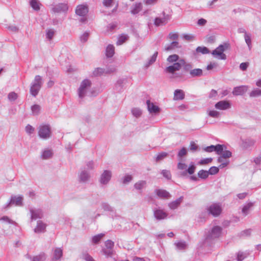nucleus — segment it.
Masks as SVG:
<instances>
[{"label":"nucleus","instance_id":"obj_1","mask_svg":"<svg viewBox=\"0 0 261 261\" xmlns=\"http://www.w3.org/2000/svg\"><path fill=\"white\" fill-rule=\"evenodd\" d=\"M43 84L42 78L40 75H37L35 76L34 80L31 84L30 92L34 97H36L40 90Z\"/></svg>","mask_w":261,"mask_h":261},{"label":"nucleus","instance_id":"obj_2","mask_svg":"<svg viewBox=\"0 0 261 261\" xmlns=\"http://www.w3.org/2000/svg\"><path fill=\"white\" fill-rule=\"evenodd\" d=\"M92 83L89 79H85L81 83L77 92L79 98L82 100L87 95L88 91L91 86Z\"/></svg>","mask_w":261,"mask_h":261},{"label":"nucleus","instance_id":"obj_3","mask_svg":"<svg viewBox=\"0 0 261 261\" xmlns=\"http://www.w3.org/2000/svg\"><path fill=\"white\" fill-rule=\"evenodd\" d=\"M229 43L226 42L220 44L216 49L212 51V55L218 59L225 60L227 59V57L224 52L229 47Z\"/></svg>","mask_w":261,"mask_h":261},{"label":"nucleus","instance_id":"obj_4","mask_svg":"<svg viewBox=\"0 0 261 261\" xmlns=\"http://www.w3.org/2000/svg\"><path fill=\"white\" fill-rule=\"evenodd\" d=\"M222 228L219 226H214L208 232L206 240L210 241L212 240L219 238L222 233Z\"/></svg>","mask_w":261,"mask_h":261},{"label":"nucleus","instance_id":"obj_5","mask_svg":"<svg viewBox=\"0 0 261 261\" xmlns=\"http://www.w3.org/2000/svg\"><path fill=\"white\" fill-rule=\"evenodd\" d=\"M38 135L42 139L46 140L50 137L51 128L49 124H42L39 126Z\"/></svg>","mask_w":261,"mask_h":261},{"label":"nucleus","instance_id":"obj_6","mask_svg":"<svg viewBox=\"0 0 261 261\" xmlns=\"http://www.w3.org/2000/svg\"><path fill=\"white\" fill-rule=\"evenodd\" d=\"M208 214L214 217L219 216L222 212L221 204L220 203H214L206 208Z\"/></svg>","mask_w":261,"mask_h":261},{"label":"nucleus","instance_id":"obj_7","mask_svg":"<svg viewBox=\"0 0 261 261\" xmlns=\"http://www.w3.org/2000/svg\"><path fill=\"white\" fill-rule=\"evenodd\" d=\"M68 9L69 7L67 3H61L53 5L51 9V12L55 14L61 13L66 14Z\"/></svg>","mask_w":261,"mask_h":261},{"label":"nucleus","instance_id":"obj_8","mask_svg":"<svg viewBox=\"0 0 261 261\" xmlns=\"http://www.w3.org/2000/svg\"><path fill=\"white\" fill-rule=\"evenodd\" d=\"M11 205H14L17 206L23 205V196L22 195L14 196L11 197L10 200L4 206L5 208H7Z\"/></svg>","mask_w":261,"mask_h":261},{"label":"nucleus","instance_id":"obj_9","mask_svg":"<svg viewBox=\"0 0 261 261\" xmlns=\"http://www.w3.org/2000/svg\"><path fill=\"white\" fill-rule=\"evenodd\" d=\"M153 216L158 221H161L167 218L168 214L160 207H155L153 209Z\"/></svg>","mask_w":261,"mask_h":261},{"label":"nucleus","instance_id":"obj_10","mask_svg":"<svg viewBox=\"0 0 261 261\" xmlns=\"http://www.w3.org/2000/svg\"><path fill=\"white\" fill-rule=\"evenodd\" d=\"M224 149H226V147L224 145L217 144L216 145H211L207 146L204 148V150L207 152L215 151L217 154H220Z\"/></svg>","mask_w":261,"mask_h":261},{"label":"nucleus","instance_id":"obj_11","mask_svg":"<svg viewBox=\"0 0 261 261\" xmlns=\"http://www.w3.org/2000/svg\"><path fill=\"white\" fill-rule=\"evenodd\" d=\"M89 12V8L86 4L78 5L75 10V14L80 16H86Z\"/></svg>","mask_w":261,"mask_h":261},{"label":"nucleus","instance_id":"obj_12","mask_svg":"<svg viewBox=\"0 0 261 261\" xmlns=\"http://www.w3.org/2000/svg\"><path fill=\"white\" fill-rule=\"evenodd\" d=\"M112 177V173L110 170H105L100 175L99 182L100 184L107 185Z\"/></svg>","mask_w":261,"mask_h":261},{"label":"nucleus","instance_id":"obj_13","mask_svg":"<svg viewBox=\"0 0 261 261\" xmlns=\"http://www.w3.org/2000/svg\"><path fill=\"white\" fill-rule=\"evenodd\" d=\"M30 212L31 213V219L32 221L37 219H41L43 216V212L40 208L34 209L30 208Z\"/></svg>","mask_w":261,"mask_h":261},{"label":"nucleus","instance_id":"obj_14","mask_svg":"<svg viewBox=\"0 0 261 261\" xmlns=\"http://www.w3.org/2000/svg\"><path fill=\"white\" fill-rule=\"evenodd\" d=\"M248 86L246 85H241L239 86L235 87L232 93L234 96L243 95L248 90Z\"/></svg>","mask_w":261,"mask_h":261},{"label":"nucleus","instance_id":"obj_15","mask_svg":"<svg viewBox=\"0 0 261 261\" xmlns=\"http://www.w3.org/2000/svg\"><path fill=\"white\" fill-rule=\"evenodd\" d=\"M215 107L219 110H226L230 108L231 105L228 101L221 100L215 104Z\"/></svg>","mask_w":261,"mask_h":261},{"label":"nucleus","instance_id":"obj_16","mask_svg":"<svg viewBox=\"0 0 261 261\" xmlns=\"http://www.w3.org/2000/svg\"><path fill=\"white\" fill-rule=\"evenodd\" d=\"M63 256V249L60 247L55 248L53 250L52 261H59Z\"/></svg>","mask_w":261,"mask_h":261},{"label":"nucleus","instance_id":"obj_17","mask_svg":"<svg viewBox=\"0 0 261 261\" xmlns=\"http://www.w3.org/2000/svg\"><path fill=\"white\" fill-rule=\"evenodd\" d=\"M256 142V140L251 138H248L242 140V146L245 149H248L253 146Z\"/></svg>","mask_w":261,"mask_h":261},{"label":"nucleus","instance_id":"obj_18","mask_svg":"<svg viewBox=\"0 0 261 261\" xmlns=\"http://www.w3.org/2000/svg\"><path fill=\"white\" fill-rule=\"evenodd\" d=\"M47 225L41 220L37 221V226L34 229L35 233H43L46 230Z\"/></svg>","mask_w":261,"mask_h":261},{"label":"nucleus","instance_id":"obj_19","mask_svg":"<svg viewBox=\"0 0 261 261\" xmlns=\"http://www.w3.org/2000/svg\"><path fill=\"white\" fill-rule=\"evenodd\" d=\"M126 79H119L115 85V90L118 92H121L123 89L124 85L126 83Z\"/></svg>","mask_w":261,"mask_h":261},{"label":"nucleus","instance_id":"obj_20","mask_svg":"<svg viewBox=\"0 0 261 261\" xmlns=\"http://www.w3.org/2000/svg\"><path fill=\"white\" fill-rule=\"evenodd\" d=\"M183 199L184 197L181 196L175 200L169 202L168 203V206L170 209L174 210L177 208L181 204Z\"/></svg>","mask_w":261,"mask_h":261},{"label":"nucleus","instance_id":"obj_21","mask_svg":"<svg viewBox=\"0 0 261 261\" xmlns=\"http://www.w3.org/2000/svg\"><path fill=\"white\" fill-rule=\"evenodd\" d=\"M147 109L150 113H157L160 111V108L158 106L154 105L153 103L151 102L150 100H148L146 101Z\"/></svg>","mask_w":261,"mask_h":261},{"label":"nucleus","instance_id":"obj_22","mask_svg":"<svg viewBox=\"0 0 261 261\" xmlns=\"http://www.w3.org/2000/svg\"><path fill=\"white\" fill-rule=\"evenodd\" d=\"M143 8V6L141 3H136L133 4L130 8V13L133 15H136L139 13Z\"/></svg>","mask_w":261,"mask_h":261},{"label":"nucleus","instance_id":"obj_23","mask_svg":"<svg viewBox=\"0 0 261 261\" xmlns=\"http://www.w3.org/2000/svg\"><path fill=\"white\" fill-rule=\"evenodd\" d=\"M155 193L160 198L168 199L171 197L170 194L165 190L155 189Z\"/></svg>","mask_w":261,"mask_h":261},{"label":"nucleus","instance_id":"obj_24","mask_svg":"<svg viewBox=\"0 0 261 261\" xmlns=\"http://www.w3.org/2000/svg\"><path fill=\"white\" fill-rule=\"evenodd\" d=\"M185 94L183 90L176 89L174 92V100H179L185 98Z\"/></svg>","mask_w":261,"mask_h":261},{"label":"nucleus","instance_id":"obj_25","mask_svg":"<svg viewBox=\"0 0 261 261\" xmlns=\"http://www.w3.org/2000/svg\"><path fill=\"white\" fill-rule=\"evenodd\" d=\"M196 168L195 163L191 162L190 163L189 167L182 172V175H187V173H189L190 175H192L195 172Z\"/></svg>","mask_w":261,"mask_h":261},{"label":"nucleus","instance_id":"obj_26","mask_svg":"<svg viewBox=\"0 0 261 261\" xmlns=\"http://www.w3.org/2000/svg\"><path fill=\"white\" fill-rule=\"evenodd\" d=\"M115 53V47L112 44H109L106 48V56L107 58H112Z\"/></svg>","mask_w":261,"mask_h":261},{"label":"nucleus","instance_id":"obj_27","mask_svg":"<svg viewBox=\"0 0 261 261\" xmlns=\"http://www.w3.org/2000/svg\"><path fill=\"white\" fill-rule=\"evenodd\" d=\"M79 177L81 182H85L90 177L89 173L88 171L83 170L79 174Z\"/></svg>","mask_w":261,"mask_h":261},{"label":"nucleus","instance_id":"obj_28","mask_svg":"<svg viewBox=\"0 0 261 261\" xmlns=\"http://www.w3.org/2000/svg\"><path fill=\"white\" fill-rule=\"evenodd\" d=\"M191 77H199L202 75V70L200 68L192 69L190 71Z\"/></svg>","mask_w":261,"mask_h":261},{"label":"nucleus","instance_id":"obj_29","mask_svg":"<svg viewBox=\"0 0 261 261\" xmlns=\"http://www.w3.org/2000/svg\"><path fill=\"white\" fill-rule=\"evenodd\" d=\"M174 245L176 247V249L178 250H184L187 248V244L184 241H179L177 242H175Z\"/></svg>","mask_w":261,"mask_h":261},{"label":"nucleus","instance_id":"obj_30","mask_svg":"<svg viewBox=\"0 0 261 261\" xmlns=\"http://www.w3.org/2000/svg\"><path fill=\"white\" fill-rule=\"evenodd\" d=\"M53 154L51 149H45L42 151L41 158L42 159L46 160L52 157Z\"/></svg>","mask_w":261,"mask_h":261},{"label":"nucleus","instance_id":"obj_31","mask_svg":"<svg viewBox=\"0 0 261 261\" xmlns=\"http://www.w3.org/2000/svg\"><path fill=\"white\" fill-rule=\"evenodd\" d=\"M40 4L37 0H30V5L33 9L36 11H38L40 9Z\"/></svg>","mask_w":261,"mask_h":261},{"label":"nucleus","instance_id":"obj_32","mask_svg":"<svg viewBox=\"0 0 261 261\" xmlns=\"http://www.w3.org/2000/svg\"><path fill=\"white\" fill-rule=\"evenodd\" d=\"M178 42L176 41H172L170 44L166 45L165 47V50L169 51L171 50H173L175 48H178Z\"/></svg>","mask_w":261,"mask_h":261},{"label":"nucleus","instance_id":"obj_33","mask_svg":"<svg viewBox=\"0 0 261 261\" xmlns=\"http://www.w3.org/2000/svg\"><path fill=\"white\" fill-rule=\"evenodd\" d=\"M113 249H110L106 248H103L101 250V253L103 255H105L107 258L111 257L113 254Z\"/></svg>","mask_w":261,"mask_h":261},{"label":"nucleus","instance_id":"obj_34","mask_svg":"<svg viewBox=\"0 0 261 261\" xmlns=\"http://www.w3.org/2000/svg\"><path fill=\"white\" fill-rule=\"evenodd\" d=\"M104 73H106V69L100 67L96 68L92 72L94 76H101Z\"/></svg>","mask_w":261,"mask_h":261},{"label":"nucleus","instance_id":"obj_35","mask_svg":"<svg viewBox=\"0 0 261 261\" xmlns=\"http://www.w3.org/2000/svg\"><path fill=\"white\" fill-rule=\"evenodd\" d=\"M181 63L183 69L185 71H189L192 70V66L191 63H187L185 59H181Z\"/></svg>","mask_w":261,"mask_h":261},{"label":"nucleus","instance_id":"obj_36","mask_svg":"<svg viewBox=\"0 0 261 261\" xmlns=\"http://www.w3.org/2000/svg\"><path fill=\"white\" fill-rule=\"evenodd\" d=\"M261 96V89L259 88L254 89L250 93L249 96L250 97H256Z\"/></svg>","mask_w":261,"mask_h":261},{"label":"nucleus","instance_id":"obj_37","mask_svg":"<svg viewBox=\"0 0 261 261\" xmlns=\"http://www.w3.org/2000/svg\"><path fill=\"white\" fill-rule=\"evenodd\" d=\"M248 255L247 252L239 251L237 253V259L238 261H243Z\"/></svg>","mask_w":261,"mask_h":261},{"label":"nucleus","instance_id":"obj_38","mask_svg":"<svg viewBox=\"0 0 261 261\" xmlns=\"http://www.w3.org/2000/svg\"><path fill=\"white\" fill-rule=\"evenodd\" d=\"M158 55V51H155L153 54V55L151 57L150 59L148 60V61L146 64V65H145L146 67H147V68L150 65L153 64L156 61Z\"/></svg>","mask_w":261,"mask_h":261},{"label":"nucleus","instance_id":"obj_39","mask_svg":"<svg viewBox=\"0 0 261 261\" xmlns=\"http://www.w3.org/2000/svg\"><path fill=\"white\" fill-rule=\"evenodd\" d=\"M252 206H253V203L252 202H249L243 206L242 210V212L245 216H246L248 214V212H249L250 208Z\"/></svg>","mask_w":261,"mask_h":261},{"label":"nucleus","instance_id":"obj_40","mask_svg":"<svg viewBox=\"0 0 261 261\" xmlns=\"http://www.w3.org/2000/svg\"><path fill=\"white\" fill-rule=\"evenodd\" d=\"M40 107L38 105H34L31 107V111L33 115H38L40 112Z\"/></svg>","mask_w":261,"mask_h":261},{"label":"nucleus","instance_id":"obj_41","mask_svg":"<svg viewBox=\"0 0 261 261\" xmlns=\"http://www.w3.org/2000/svg\"><path fill=\"white\" fill-rule=\"evenodd\" d=\"M208 171L206 170L202 169L198 172V176L201 179H205L208 177Z\"/></svg>","mask_w":261,"mask_h":261},{"label":"nucleus","instance_id":"obj_42","mask_svg":"<svg viewBox=\"0 0 261 261\" xmlns=\"http://www.w3.org/2000/svg\"><path fill=\"white\" fill-rule=\"evenodd\" d=\"M244 39H245V42L248 47L249 49L251 50V49L252 48L251 34H244Z\"/></svg>","mask_w":261,"mask_h":261},{"label":"nucleus","instance_id":"obj_43","mask_svg":"<svg viewBox=\"0 0 261 261\" xmlns=\"http://www.w3.org/2000/svg\"><path fill=\"white\" fill-rule=\"evenodd\" d=\"M104 235H105V234L101 233H99V234H98L97 235L93 236L92 238V242L93 244L98 243L100 242V241L101 240L102 237L104 236Z\"/></svg>","mask_w":261,"mask_h":261},{"label":"nucleus","instance_id":"obj_44","mask_svg":"<svg viewBox=\"0 0 261 261\" xmlns=\"http://www.w3.org/2000/svg\"><path fill=\"white\" fill-rule=\"evenodd\" d=\"M166 18H159L156 17L154 19V24L155 26L158 27L161 25L165 24Z\"/></svg>","mask_w":261,"mask_h":261},{"label":"nucleus","instance_id":"obj_45","mask_svg":"<svg viewBox=\"0 0 261 261\" xmlns=\"http://www.w3.org/2000/svg\"><path fill=\"white\" fill-rule=\"evenodd\" d=\"M179 56L177 55L174 54L172 55H170L167 59V62L169 63H172L175 62L177 61H179Z\"/></svg>","mask_w":261,"mask_h":261},{"label":"nucleus","instance_id":"obj_46","mask_svg":"<svg viewBox=\"0 0 261 261\" xmlns=\"http://www.w3.org/2000/svg\"><path fill=\"white\" fill-rule=\"evenodd\" d=\"M45 259V254L44 253H41L39 255L34 256L32 261H44Z\"/></svg>","mask_w":261,"mask_h":261},{"label":"nucleus","instance_id":"obj_47","mask_svg":"<svg viewBox=\"0 0 261 261\" xmlns=\"http://www.w3.org/2000/svg\"><path fill=\"white\" fill-rule=\"evenodd\" d=\"M146 184V181L140 180L135 184L134 187L136 189L140 190L142 189L145 186V185Z\"/></svg>","mask_w":261,"mask_h":261},{"label":"nucleus","instance_id":"obj_48","mask_svg":"<svg viewBox=\"0 0 261 261\" xmlns=\"http://www.w3.org/2000/svg\"><path fill=\"white\" fill-rule=\"evenodd\" d=\"M101 206L103 210L105 211H108L111 212H113L114 211V208L107 202H103L101 204Z\"/></svg>","mask_w":261,"mask_h":261},{"label":"nucleus","instance_id":"obj_49","mask_svg":"<svg viewBox=\"0 0 261 261\" xmlns=\"http://www.w3.org/2000/svg\"><path fill=\"white\" fill-rule=\"evenodd\" d=\"M127 39V36L124 35H121L118 38V40L116 42V44L119 45L123 43Z\"/></svg>","mask_w":261,"mask_h":261},{"label":"nucleus","instance_id":"obj_50","mask_svg":"<svg viewBox=\"0 0 261 261\" xmlns=\"http://www.w3.org/2000/svg\"><path fill=\"white\" fill-rule=\"evenodd\" d=\"M82 258L85 261H95L93 257L86 252L82 253Z\"/></svg>","mask_w":261,"mask_h":261},{"label":"nucleus","instance_id":"obj_51","mask_svg":"<svg viewBox=\"0 0 261 261\" xmlns=\"http://www.w3.org/2000/svg\"><path fill=\"white\" fill-rule=\"evenodd\" d=\"M206 42L210 44L214 43L216 41V37L213 35H207L206 36Z\"/></svg>","mask_w":261,"mask_h":261},{"label":"nucleus","instance_id":"obj_52","mask_svg":"<svg viewBox=\"0 0 261 261\" xmlns=\"http://www.w3.org/2000/svg\"><path fill=\"white\" fill-rule=\"evenodd\" d=\"M168 155V153L166 152H162L159 153L156 157V161L159 162L163 160Z\"/></svg>","mask_w":261,"mask_h":261},{"label":"nucleus","instance_id":"obj_53","mask_svg":"<svg viewBox=\"0 0 261 261\" xmlns=\"http://www.w3.org/2000/svg\"><path fill=\"white\" fill-rule=\"evenodd\" d=\"M163 176L166 178L167 179H171V174L169 170H163L161 172Z\"/></svg>","mask_w":261,"mask_h":261},{"label":"nucleus","instance_id":"obj_54","mask_svg":"<svg viewBox=\"0 0 261 261\" xmlns=\"http://www.w3.org/2000/svg\"><path fill=\"white\" fill-rule=\"evenodd\" d=\"M17 94L14 92H11L8 95V98L11 101H13L17 98Z\"/></svg>","mask_w":261,"mask_h":261},{"label":"nucleus","instance_id":"obj_55","mask_svg":"<svg viewBox=\"0 0 261 261\" xmlns=\"http://www.w3.org/2000/svg\"><path fill=\"white\" fill-rule=\"evenodd\" d=\"M187 154V150L185 147H182L178 152L177 156L179 159Z\"/></svg>","mask_w":261,"mask_h":261},{"label":"nucleus","instance_id":"obj_56","mask_svg":"<svg viewBox=\"0 0 261 261\" xmlns=\"http://www.w3.org/2000/svg\"><path fill=\"white\" fill-rule=\"evenodd\" d=\"M55 31L52 29L47 30L46 31V37L48 40H51L54 36Z\"/></svg>","mask_w":261,"mask_h":261},{"label":"nucleus","instance_id":"obj_57","mask_svg":"<svg viewBox=\"0 0 261 261\" xmlns=\"http://www.w3.org/2000/svg\"><path fill=\"white\" fill-rule=\"evenodd\" d=\"M196 51L199 53H201L203 54H206L209 53V49L206 47H200L198 46L196 48Z\"/></svg>","mask_w":261,"mask_h":261},{"label":"nucleus","instance_id":"obj_58","mask_svg":"<svg viewBox=\"0 0 261 261\" xmlns=\"http://www.w3.org/2000/svg\"><path fill=\"white\" fill-rule=\"evenodd\" d=\"M219 168L216 166L211 167L208 171L209 175H215L218 173Z\"/></svg>","mask_w":261,"mask_h":261},{"label":"nucleus","instance_id":"obj_59","mask_svg":"<svg viewBox=\"0 0 261 261\" xmlns=\"http://www.w3.org/2000/svg\"><path fill=\"white\" fill-rule=\"evenodd\" d=\"M132 114L136 117H139L142 114L141 111L138 108H133L132 110Z\"/></svg>","mask_w":261,"mask_h":261},{"label":"nucleus","instance_id":"obj_60","mask_svg":"<svg viewBox=\"0 0 261 261\" xmlns=\"http://www.w3.org/2000/svg\"><path fill=\"white\" fill-rule=\"evenodd\" d=\"M114 246V243L110 240H108L105 242V247L106 248L110 249H113Z\"/></svg>","mask_w":261,"mask_h":261},{"label":"nucleus","instance_id":"obj_61","mask_svg":"<svg viewBox=\"0 0 261 261\" xmlns=\"http://www.w3.org/2000/svg\"><path fill=\"white\" fill-rule=\"evenodd\" d=\"M175 71L177 70L175 68V67L173 65L167 67L165 69V71L166 72L169 73H174Z\"/></svg>","mask_w":261,"mask_h":261},{"label":"nucleus","instance_id":"obj_62","mask_svg":"<svg viewBox=\"0 0 261 261\" xmlns=\"http://www.w3.org/2000/svg\"><path fill=\"white\" fill-rule=\"evenodd\" d=\"M0 220L6 222L8 223L15 224L16 222L10 219L8 216H5L0 218Z\"/></svg>","mask_w":261,"mask_h":261},{"label":"nucleus","instance_id":"obj_63","mask_svg":"<svg viewBox=\"0 0 261 261\" xmlns=\"http://www.w3.org/2000/svg\"><path fill=\"white\" fill-rule=\"evenodd\" d=\"M220 155H221L224 159L229 158L231 156L232 153L229 150H223V152Z\"/></svg>","mask_w":261,"mask_h":261},{"label":"nucleus","instance_id":"obj_64","mask_svg":"<svg viewBox=\"0 0 261 261\" xmlns=\"http://www.w3.org/2000/svg\"><path fill=\"white\" fill-rule=\"evenodd\" d=\"M212 161H213V159L211 158L203 159L199 162V164H200V165L207 164H208V163L212 162Z\"/></svg>","mask_w":261,"mask_h":261}]
</instances>
